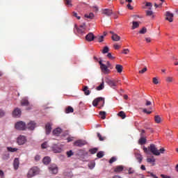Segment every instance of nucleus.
<instances>
[{
    "label": "nucleus",
    "mask_w": 178,
    "mask_h": 178,
    "mask_svg": "<svg viewBox=\"0 0 178 178\" xmlns=\"http://www.w3.org/2000/svg\"><path fill=\"white\" fill-rule=\"evenodd\" d=\"M143 151L145 152V154H148V152L150 151L153 155H156V156H159V155H161V154H163L165 152V149L161 148L159 150L158 148H156V146L154 144H151L148 148L144 147Z\"/></svg>",
    "instance_id": "obj_1"
},
{
    "label": "nucleus",
    "mask_w": 178,
    "mask_h": 178,
    "mask_svg": "<svg viewBox=\"0 0 178 178\" xmlns=\"http://www.w3.org/2000/svg\"><path fill=\"white\" fill-rule=\"evenodd\" d=\"M38 173H40V169L37 167H33L29 170L26 176L28 178H31L38 175Z\"/></svg>",
    "instance_id": "obj_2"
},
{
    "label": "nucleus",
    "mask_w": 178,
    "mask_h": 178,
    "mask_svg": "<svg viewBox=\"0 0 178 178\" xmlns=\"http://www.w3.org/2000/svg\"><path fill=\"white\" fill-rule=\"evenodd\" d=\"M106 83L111 88H116V86H118V83L120 84V80H115V79H106Z\"/></svg>",
    "instance_id": "obj_3"
},
{
    "label": "nucleus",
    "mask_w": 178,
    "mask_h": 178,
    "mask_svg": "<svg viewBox=\"0 0 178 178\" xmlns=\"http://www.w3.org/2000/svg\"><path fill=\"white\" fill-rule=\"evenodd\" d=\"M17 143L18 145H24V144H26V143H27V138H26V136H24L20 135L17 138Z\"/></svg>",
    "instance_id": "obj_4"
},
{
    "label": "nucleus",
    "mask_w": 178,
    "mask_h": 178,
    "mask_svg": "<svg viewBox=\"0 0 178 178\" xmlns=\"http://www.w3.org/2000/svg\"><path fill=\"white\" fill-rule=\"evenodd\" d=\"M15 129L17 130H26V123L22 121H19L15 124Z\"/></svg>",
    "instance_id": "obj_5"
},
{
    "label": "nucleus",
    "mask_w": 178,
    "mask_h": 178,
    "mask_svg": "<svg viewBox=\"0 0 178 178\" xmlns=\"http://www.w3.org/2000/svg\"><path fill=\"white\" fill-rule=\"evenodd\" d=\"M78 34L83 35L84 34V31H86V25H81L79 27H75Z\"/></svg>",
    "instance_id": "obj_6"
},
{
    "label": "nucleus",
    "mask_w": 178,
    "mask_h": 178,
    "mask_svg": "<svg viewBox=\"0 0 178 178\" xmlns=\"http://www.w3.org/2000/svg\"><path fill=\"white\" fill-rule=\"evenodd\" d=\"M49 170L52 175H56L58 173V166L55 164L51 165L49 167Z\"/></svg>",
    "instance_id": "obj_7"
},
{
    "label": "nucleus",
    "mask_w": 178,
    "mask_h": 178,
    "mask_svg": "<svg viewBox=\"0 0 178 178\" xmlns=\"http://www.w3.org/2000/svg\"><path fill=\"white\" fill-rule=\"evenodd\" d=\"M165 20H168V22H170V23H172L173 22V17H174V15L173 13L169 12V11H167L165 13Z\"/></svg>",
    "instance_id": "obj_8"
},
{
    "label": "nucleus",
    "mask_w": 178,
    "mask_h": 178,
    "mask_svg": "<svg viewBox=\"0 0 178 178\" xmlns=\"http://www.w3.org/2000/svg\"><path fill=\"white\" fill-rule=\"evenodd\" d=\"M102 14L104 15L105 16H112V15L113 14V11H112V10L111 9H108V8H104L102 10Z\"/></svg>",
    "instance_id": "obj_9"
},
{
    "label": "nucleus",
    "mask_w": 178,
    "mask_h": 178,
    "mask_svg": "<svg viewBox=\"0 0 178 178\" xmlns=\"http://www.w3.org/2000/svg\"><path fill=\"white\" fill-rule=\"evenodd\" d=\"M101 101H103V105H104V104H105V99L104 98L97 97V98L95 99L92 102L93 106H98V104H99V102H101Z\"/></svg>",
    "instance_id": "obj_10"
},
{
    "label": "nucleus",
    "mask_w": 178,
    "mask_h": 178,
    "mask_svg": "<svg viewBox=\"0 0 178 178\" xmlns=\"http://www.w3.org/2000/svg\"><path fill=\"white\" fill-rule=\"evenodd\" d=\"M52 151L55 152V154H60V152H62V148L60 147L58 145H54L51 147Z\"/></svg>",
    "instance_id": "obj_11"
},
{
    "label": "nucleus",
    "mask_w": 178,
    "mask_h": 178,
    "mask_svg": "<svg viewBox=\"0 0 178 178\" xmlns=\"http://www.w3.org/2000/svg\"><path fill=\"white\" fill-rule=\"evenodd\" d=\"M45 130H46V134H51V131L52 130V124L51 123H47L45 125Z\"/></svg>",
    "instance_id": "obj_12"
},
{
    "label": "nucleus",
    "mask_w": 178,
    "mask_h": 178,
    "mask_svg": "<svg viewBox=\"0 0 178 178\" xmlns=\"http://www.w3.org/2000/svg\"><path fill=\"white\" fill-rule=\"evenodd\" d=\"M20 115H22V111L18 108H15L13 112V116L14 118H19Z\"/></svg>",
    "instance_id": "obj_13"
},
{
    "label": "nucleus",
    "mask_w": 178,
    "mask_h": 178,
    "mask_svg": "<svg viewBox=\"0 0 178 178\" xmlns=\"http://www.w3.org/2000/svg\"><path fill=\"white\" fill-rule=\"evenodd\" d=\"M100 65L101 70L104 72V73H108L109 69H108L107 66L102 63V61L99 62Z\"/></svg>",
    "instance_id": "obj_14"
},
{
    "label": "nucleus",
    "mask_w": 178,
    "mask_h": 178,
    "mask_svg": "<svg viewBox=\"0 0 178 178\" xmlns=\"http://www.w3.org/2000/svg\"><path fill=\"white\" fill-rule=\"evenodd\" d=\"M95 38V36L92 33H90L86 36V41H88L89 42H91V41H94Z\"/></svg>",
    "instance_id": "obj_15"
},
{
    "label": "nucleus",
    "mask_w": 178,
    "mask_h": 178,
    "mask_svg": "<svg viewBox=\"0 0 178 178\" xmlns=\"http://www.w3.org/2000/svg\"><path fill=\"white\" fill-rule=\"evenodd\" d=\"M75 147H83V145H86V141L78 140L74 143Z\"/></svg>",
    "instance_id": "obj_16"
},
{
    "label": "nucleus",
    "mask_w": 178,
    "mask_h": 178,
    "mask_svg": "<svg viewBox=\"0 0 178 178\" xmlns=\"http://www.w3.org/2000/svg\"><path fill=\"white\" fill-rule=\"evenodd\" d=\"M21 105L22 106H29L30 105V103L29 102V99L27 97H24L21 100Z\"/></svg>",
    "instance_id": "obj_17"
},
{
    "label": "nucleus",
    "mask_w": 178,
    "mask_h": 178,
    "mask_svg": "<svg viewBox=\"0 0 178 178\" xmlns=\"http://www.w3.org/2000/svg\"><path fill=\"white\" fill-rule=\"evenodd\" d=\"M35 122L31 121L29 123H28L26 128L29 129V130H34L35 129Z\"/></svg>",
    "instance_id": "obj_18"
},
{
    "label": "nucleus",
    "mask_w": 178,
    "mask_h": 178,
    "mask_svg": "<svg viewBox=\"0 0 178 178\" xmlns=\"http://www.w3.org/2000/svg\"><path fill=\"white\" fill-rule=\"evenodd\" d=\"M19 165H20V162L19 161V159L15 158L14 159V161H13V166H14V169L15 170H17V169H19Z\"/></svg>",
    "instance_id": "obj_19"
},
{
    "label": "nucleus",
    "mask_w": 178,
    "mask_h": 178,
    "mask_svg": "<svg viewBox=\"0 0 178 178\" xmlns=\"http://www.w3.org/2000/svg\"><path fill=\"white\" fill-rule=\"evenodd\" d=\"M61 134H62V129L60 128H56L53 131L54 136H60Z\"/></svg>",
    "instance_id": "obj_20"
},
{
    "label": "nucleus",
    "mask_w": 178,
    "mask_h": 178,
    "mask_svg": "<svg viewBox=\"0 0 178 178\" xmlns=\"http://www.w3.org/2000/svg\"><path fill=\"white\" fill-rule=\"evenodd\" d=\"M135 158L136 160H138V162L139 163H141L143 162V156L139 153L135 154Z\"/></svg>",
    "instance_id": "obj_21"
},
{
    "label": "nucleus",
    "mask_w": 178,
    "mask_h": 178,
    "mask_svg": "<svg viewBox=\"0 0 178 178\" xmlns=\"http://www.w3.org/2000/svg\"><path fill=\"white\" fill-rule=\"evenodd\" d=\"M123 169H124L123 165H118L115 168L114 172H116L117 173H120V172H123Z\"/></svg>",
    "instance_id": "obj_22"
},
{
    "label": "nucleus",
    "mask_w": 178,
    "mask_h": 178,
    "mask_svg": "<svg viewBox=\"0 0 178 178\" xmlns=\"http://www.w3.org/2000/svg\"><path fill=\"white\" fill-rule=\"evenodd\" d=\"M140 22L134 21L132 22V27H131L132 30H135V29H138V27H140Z\"/></svg>",
    "instance_id": "obj_23"
},
{
    "label": "nucleus",
    "mask_w": 178,
    "mask_h": 178,
    "mask_svg": "<svg viewBox=\"0 0 178 178\" xmlns=\"http://www.w3.org/2000/svg\"><path fill=\"white\" fill-rule=\"evenodd\" d=\"M147 162L148 163H152L153 166L155 165V158L154 157V156H152L150 158H147Z\"/></svg>",
    "instance_id": "obj_24"
},
{
    "label": "nucleus",
    "mask_w": 178,
    "mask_h": 178,
    "mask_svg": "<svg viewBox=\"0 0 178 178\" xmlns=\"http://www.w3.org/2000/svg\"><path fill=\"white\" fill-rule=\"evenodd\" d=\"M83 91L85 95H90V94H91V91L88 90V86H83Z\"/></svg>",
    "instance_id": "obj_25"
},
{
    "label": "nucleus",
    "mask_w": 178,
    "mask_h": 178,
    "mask_svg": "<svg viewBox=\"0 0 178 178\" xmlns=\"http://www.w3.org/2000/svg\"><path fill=\"white\" fill-rule=\"evenodd\" d=\"M115 69L118 73H122V72H123V66L122 65H116Z\"/></svg>",
    "instance_id": "obj_26"
},
{
    "label": "nucleus",
    "mask_w": 178,
    "mask_h": 178,
    "mask_svg": "<svg viewBox=\"0 0 178 178\" xmlns=\"http://www.w3.org/2000/svg\"><path fill=\"white\" fill-rule=\"evenodd\" d=\"M51 162V158L49 156H45L43 159V163L44 165H49V163Z\"/></svg>",
    "instance_id": "obj_27"
},
{
    "label": "nucleus",
    "mask_w": 178,
    "mask_h": 178,
    "mask_svg": "<svg viewBox=\"0 0 178 178\" xmlns=\"http://www.w3.org/2000/svg\"><path fill=\"white\" fill-rule=\"evenodd\" d=\"M111 38L113 41H120V36L118 35V34H113Z\"/></svg>",
    "instance_id": "obj_28"
},
{
    "label": "nucleus",
    "mask_w": 178,
    "mask_h": 178,
    "mask_svg": "<svg viewBox=\"0 0 178 178\" xmlns=\"http://www.w3.org/2000/svg\"><path fill=\"white\" fill-rule=\"evenodd\" d=\"M138 143L140 145H144V144H145V143H147V139L144 137H141L139 139Z\"/></svg>",
    "instance_id": "obj_29"
},
{
    "label": "nucleus",
    "mask_w": 178,
    "mask_h": 178,
    "mask_svg": "<svg viewBox=\"0 0 178 178\" xmlns=\"http://www.w3.org/2000/svg\"><path fill=\"white\" fill-rule=\"evenodd\" d=\"M74 111V110L72 108V106H68V107L65 109V113H73Z\"/></svg>",
    "instance_id": "obj_30"
},
{
    "label": "nucleus",
    "mask_w": 178,
    "mask_h": 178,
    "mask_svg": "<svg viewBox=\"0 0 178 178\" xmlns=\"http://www.w3.org/2000/svg\"><path fill=\"white\" fill-rule=\"evenodd\" d=\"M154 122L159 124L161 122H162V118L159 115H155L154 117Z\"/></svg>",
    "instance_id": "obj_31"
},
{
    "label": "nucleus",
    "mask_w": 178,
    "mask_h": 178,
    "mask_svg": "<svg viewBox=\"0 0 178 178\" xmlns=\"http://www.w3.org/2000/svg\"><path fill=\"white\" fill-rule=\"evenodd\" d=\"M89 152L92 154L94 155V154H97L98 152V148L94 147L92 149H89Z\"/></svg>",
    "instance_id": "obj_32"
},
{
    "label": "nucleus",
    "mask_w": 178,
    "mask_h": 178,
    "mask_svg": "<svg viewBox=\"0 0 178 178\" xmlns=\"http://www.w3.org/2000/svg\"><path fill=\"white\" fill-rule=\"evenodd\" d=\"M118 115L122 119H126V113L124 111H120Z\"/></svg>",
    "instance_id": "obj_33"
},
{
    "label": "nucleus",
    "mask_w": 178,
    "mask_h": 178,
    "mask_svg": "<svg viewBox=\"0 0 178 178\" xmlns=\"http://www.w3.org/2000/svg\"><path fill=\"white\" fill-rule=\"evenodd\" d=\"M99 115L101 116L102 119H106V112L105 111H100L99 112Z\"/></svg>",
    "instance_id": "obj_34"
},
{
    "label": "nucleus",
    "mask_w": 178,
    "mask_h": 178,
    "mask_svg": "<svg viewBox=\"0 0 178 178\" xmlns=\"http://www.w3.org/2000/svg\"><path fill=\"white\" fill-rule=\"evenodd\" d=\"M104 81H102V83L96 88V90H97V91H101V90H104Z\"/></svg>",
    "instance_id": "obj_35"
},
{
    "label": "nucleus",
    "mask_w": 178,
    "mask_h": 178,
    "mask_svg": "<svg viewBox=\"0 0 178 178\" xmlns=\"http://www.w3.org/2000/svg\"><path fill=\"white\" fill-rule=\"evenodd\" d=\"M64 3L67 6H72V0H64Z\"/></svg>",
    "instance_id": "obj_36"
},
{
    "label": "nucleus",
    "mask_w": 178,
    "mask_h": 178,
    "mask_svg": "<svg viewBox=\"0 0 178 178\" xmlns=\"http://www.w3.org/2000/svg\"><path fill=\"white\" fill-rule=\"evenodd\" d=\"M7 149L10 152H16V151H17V148H16V147L13 148V147H7Z\"/></svg>",
    "instance_id": "obj_37"
},
{
    "label": "nucleus",
    "mask_w": 178,
    "mask_h": 178,
    "mask_svg": "<svg viewBox=\"0 0 178 178\" xmlns=\"http://www.w3.org/2000/svg\"><path fill=\"white\" fill-rule=\"evenodd\" d=\"M102 52V54H108V52H109V47L106 46L104 47Z\"/></svg>",
    "instance_id": "obj_38"
},
{
    "label": "nucleus",
    "mask_w": 178,
    "mask_h": 178,
    "mask_svg": "<svg viewBox=\"0 0 178 178\" xmlns=\"http://www.w3.org/2000/svg\"><path fill=\"white\" fill-rule=\"evenodd\" d=\"M97 158H103L104 157V152L100 151L97 154Z\"/></svg>",
    "instance_id": "obj_39"
},
{
    "label": "nucleus",
    "mask_w": 178,
    "mask_h": 178,
    "mask_svg": "<svg viewBox=\"0 0 178 178\" xmlns=\"http://www.w3.org/2000/svg\"><path fill=\"white\" fill-rule=\"evenodd\" d=\"M147 33V28L143 27L140 31L139 34H145Z\"/></svg>",
    "instance_id": "obj_40"
},
{
    "label": "nucleus",
    "mask_w": 178,
    "mask_h": 178,
    "mask_svg": "<svg viewBox=\"0 0 178 178\" xmlns=\"http://www.w3.org/2000/svg\"><path fill=\"white\" fill-rule=\"evenodd\" d=\"M88 166L90 169H94V168H95V162H90Z\"/></svg>",
    "instance_id": "obj_41"
},
{
    "label": "nucleus",
    "mask_w": 178,
    "mask_h": 178,
    "mask_svg": "<svg viewBox=\"0 0 178 178\" xmlns=\"http://www.w3.org/2000/svg\"><path fill=\"white\" fill-rule=\"evenodd\" d=\"M146 15L147 16H152V17H154V12H152L151 10H147L146 11Z\"/></svg>",
    "instance_id": "obj_42"
},
{
    "label": "nucleus",
    "mask_w": 178,
    "mask_h": 178,
    "mask_svg": "<svg viewBox=\"0 0 178 178\" xmlns=\"http://www.w3.org/2000/svg\"><path fill=\"white\" fill-rule=\"evenodd\" d=\"M85 17H86L88 19H92V17H94V14L90 13L89 15H86Z\"/></svg>",
    "instance_id": "obj_43"
},
{
    "label": "nucleus",
    "mask_w": 178,
    "mask_h": 178,
    "mask_svg": "<svg viewBox=\"0 0 178 178\" xmlns=\"http://www.w3.org/2000/svg\"><path fill=\"white\" fill-rule=\"evenodd\" d=\"M117 159L115 156L111 157V159L109 160V163H113V162H116Z\"/></svg>",
    "instance_id": "obj_44"
},
{
    "label": "nucleus",
    "mask_w": 178,
    "mask_h": 178,
    "mask_svg": "<svg viewBox=\"0 0 178 178\" xmlns=\"http://www.w3.org/2000/svg\"><path fill=\"white\" fill-rule=\"evenodd\" d=\"M147 67H145L142 70L139 71L140 74H144L145 72H147Z\"/></svg>",
    "instance_id": "obj_45"
},
{
    "label": "nucleus",
    "mask_w": 178,
    "mask_h": 178,
    "mask_svg": "<svg viewBox=\"0 0 178 178\" xmlns=\"http://www.w3.org/2000/svg\"><path fill=\"white\" fill-rule=\"evenodd\" d=\"M166 81H167L168 83H172V81H173V77H172V76H168V77L166 78Z\"/></svg>",
    "instance_id": "obj_46"
},
{
    "label": "nucleus",
    "mask_w": 178,
    "mask_h": 178,
    "mask_svg": "<svg viewBox=\"0 0 178 178\" xmlns=\"http://www.w3.org/2000/svg\"><path fill=\"white\" fill-rule=\"evenodd\" d=\"M107 58H108V59H111V60H113V59H115V57L113 56H112V54L108 53L107 54Z\"/></svg>",
    "instance_id": "obj_47"
},
{
    "label": "nucleus",
    "mask_w": 178,
    "mask_h": 178,
    "mask_svg": "<svg viewBox=\"0 0 178 178\" xmlns=\"http://www.w3.org/2000/svg\"><path fill=\"white\" fill-rule=\"evenodd\" d=\"M97 137L100 141H104V138H102V136H101V134L97 133Z\"/></svg>",
    "instance_id": "obj_48"
},
{
    "label": "nucleus",
    "mask_w": 178,
    "mask_h": 178,
    "mask_svg": "<svg viewBox=\"0 0 178 178\" xmlns=\"http://www.w3.org/2000/svg\"><path fill=\"white\" fill-rule=\"evenodd\" d=\"M97 40H98V42H102L104 41V35L99 36V37L97 38Z\"/></svg>",
    "instance_id": "obj_49"
},
{
    "label": "nucleus",
    "mask_w": 178,
    "mask_h": 178,
    "mask_svg": "<svg viewBox=\"0 0 178 178\" xmlns=\"http://www.w3.org/2000/svg\"><path fill=\"white\" fill-rule=\"evenodd\" d=\"M67 155L68 158H70V156H72V155H73V152L72 150L67 152Z\"/></svg>",
    "instance_id": "obj_50"
},
{
    "label": "nucleus",
    "mask_w": 178,
    "mask_h": 178,
    "mask_svg": "<svg viewBox=\"0 0 178 178\" xmlns=\"http://www.w3.org/2000/svg\"><path fill=\"white\" fill-rule=\"evenodd\" d=\"M128 173L129 175H133V173H134V170H133L131 168H129Z\"/></svg>",
    "instance_id": "obj_51"
},
{
    "label": "nucleus",
    "mask_w": 178,
    "mask_h": 178,
    "mask_svg": "<svg viewBox=\"0 0 178 178\" xmlns=\"http://www.w3.org/2000/svg\"><path fill=\"white\" fill-rule=\"evenodd\" d=\"M143 112L147 115H151V113H152V111H147V108L143 109Z\"/></svg>",
    "instance_id": "obj_52"
},
{
    "label": "nucleus",
    "mask_w": 178,
    "mask_h": 178,
    "mask_svg": "<svg viewBox=\"0 0 178 178\" xmlns=\"http://www.w3.org/2000/svg\"><path fill=\"white\" fill-rule=\"evenodd\" d=\"M153 83L154 84H159V81H158V79H156V77L153 78Z\"/></svg>",
    "instance_id": "obj_53"
},
{
    "label": "nucleus",
    "mask_w": 178,
    "mask_h": 178,
    "mask_svg": "<svg viewBox=\"0 0 178 178\" xmlns=\"http://www.w3.org/2000/svg\"><path fill=\"white\" fill-rule=\"evenodd\" d=\"M40 159H41V156L40 155L35 156V161H36V162H38Z\"/></svg>",
    "instance_id": "obj_54"
},
{
    "label": "nucleus",
    "mask_w": 178,
    "mask_h": 178,
    "mask_svg": "<svg viewBox=\"0 0 178 178\" xmlns=\"http://www.w3.org/2000/svg\"><path fill=\"white\" fill-rule=\"evenodd\" d=\"M129 52H130V50H129V49H124L123 50L122 54H124L125 55H127V54H128Z\"/></svg>",
    "instance_id": "obj_55"
},
{
    "label": "nucleus",
    "mask_w": 178,
    "mask_h": 178,
    "mask_svg": "<svg viewBox=\"0 0 178 178\" xmlns=\"http://www.w3.org/2000/svg\"><path fill=\"white\" fill-rule=\"evenodd\" d=\"M73 16H74V17H76V19H78V20H80L81 19V17L80 16H78L76 13H73Z\"/></svg>",
    "instance_id": "obj_56"
},
{
    "label": "nucleus",
    "mask_w": 178,
    "mask_h": 178,
    "mask_svg": "<svg viewBox=\"0 0 178 178\" xmlns=\"http://www.w3.org/2000/svg\"><path fill=\"white\" fill-rule=\"evenodd\" d=\"M106 65L107 67H110L111 69H112V64H111L109 61H107Z\"/></svg>",
    "instance_id": "obj_57"
},
{
    "label": "nucleus",
    "mask_w": 178,
    "mask_h": 178,
    "mask_svg": "<svg viewBox=\"0 0 178 178\" xmlns=\"http://www.w3.org/2000/svg\"><path fill=\"white\" fill-rule=\"evenodd\" d=\"M152 102L150 101L146 100V106H149V105H152Z\"/></svg>",
    "instance_id": "obj_58"
},
{
    "label": "nucleus",
    "mask_w": 178,
    "mask_h": 178,
    "mask_svg": "<svg viewBox=\"0 0 178 178\" xmlns=\"http://www.w3.org/2000/svg\"><path fill=\"white\" fill-rule=\"evenodd\" d=\"M5 115V112L2 110H0V118Z\"/></svg>",
    "instance_id": "obj_59"
},
{
    "label": "nucleus",
    "mask_w": 178,
    "mask_h": 178,
    "mask_svg": "<svg viewBox=\"0 0 178 178\" xmlns=\"http://www.w3.org/2000/svg\"><path fill=\"white\" fill-rule=\"evenodd\" d=\"M161 177H162V178H172V177H169V176H168V175H163V174H161Z\"/></svg>",
    "instance_id": "obj_60"
},
{
    "label": "nucleus",
    "mask_w": 178,
    "mask_h": 178,
    "mask_svg": "<svg viewBox=\"0 0 178 178\" xmlns=\"http://www.w3.org/2000/svg\"><path fill=\"white\" fill-rule=\"evenodd\" d=\"M42 148H43V149L47 148V142L42 144Z\"/></svg>",
    "instance_id": "obj_61"
},
{
    "label": "nucleus",
    "mask_w": 178,
    "mask_h": 178,
    "mask_svg": "<svg viewBox=\"0 0 178 178\" xmlns=\"http://www.w3.org/2000/svg\"><path fill=\"white\" fill-rule=\"evenodd\" d=\"M145 6H150V7H152V3H151V2H147L146 4H145Z\"/></svg>",
    "instance_id": "obj_62"
},
{
    "label": "nucleus",
    "mask_w": 178,
    "mask_h": 178,
    "mask_svg": "<svg viewBox=\"0 0 178 178\" xmlns=\"http://www.w3.org/2000/svg\"><path fill=\"white\" fill-rule=\"evenodd\" d=\"M127 8H128V9H130V10H133V9H134L133 6H131V5H130V3H129L127 5Z\"/></svg>",
    "instance_id": "obj_63"
},
{
    "label": "nucleus",
    "mask_w": 178,
    "mask_h": 178,
    "mask_svg": "<svg viewBox=\"0 0 178 178\" xmlns=\"http://www.w3.org/2000/svg\"><path fill=\"white\" fill-rule=\"evenodd\" d=\"M150 176L154 178H158V177L156 175H154V173H152V172H150Z\"/></svg>",
    "instance_id": "obj_64"
}]
</instances>
